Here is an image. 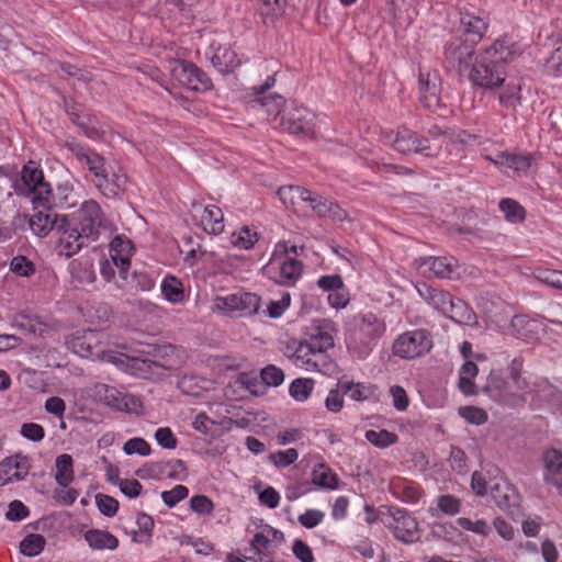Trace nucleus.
<instances>
[{
  "label": "nucleus",
  "instance_id": "obj_1",
  "mask_svg": "<svg viewBox=\"0 0 562 562\" xmlns=\"http://www.w3.org/2000/svg\"><path fill=\"white\" fill-rule=\"evenodd\" d=\"M519 54V48L508 38H499L474 58L468 78L481 89L494 90L505 82L506 65Z\"/></svg>",
  "mask_w": 562,
  "mask_h": 562
},
{
  "label": "nucleus",
  "instance_id": "obj_2",
  "mask_svg": "<svg viewBox=\"0 0 562 562\" xmlns=\"http://www.w3.org/2000/svg\"><path fill=\"white\" fill-rule=\"evenodd\" d=\"M417 291L428 305L456 324L471 327L477 325V316L473 308L450 292L425 283L417 286Z\"/></svg>",
  "mask_w": 562,
  "mask_h": 562
},
{
  "label": "nucleus",
  "instance_id": "obj_3",
  "mask_svg": "<svg viewBox=\"0 0 562 562\" xmlns=\"http://www.w3.org/2000/svg\"><path fill=\"white\" fill-rule=\"evenodd\" d=\"M267 270L276 283L292 286L302 276L303 263L288 255V244L282 241L277 244Z\"/></svg>",
  "mask_w": 562,
  "mask_h": 562
},
{
  "label": "nucleus",
  "instance_id": "obj_4",
  "mask_svg": "<svg viewBox=\"0 0 562 562\" xmlns=\"http://www.w3.org/2000/svg\"><path fill=\"white\" fill-rule=\"evenodd\" d=\"M64 216L92 241L99 238L101 231L109 227L100 204L94 200L85 201L76 212Z\"/></svg>",
  "mask_w": 562,
  "mask_h": 562
},
{
  "label": "nucleus",
  "instance_id": "obj_5",
  "mask_svg": "<svg viewBox=\"0 0 562 562\" xmlns=\"http://www.w3.org/2000/svg\"><path fill=\"white\" fill-rule=\"evenodd\" d=\"M14 191L18 195L30 199L33 210L36 211L41 209L44 193H49V183L45 181L43 170L34 161H29L22 168L21 179L14 183Z\"/></svg>",
  "mask_w": 562,
  "mask_h": 562
},
{
  "label": "nucleus",
  "instance_id": "obj_6",
  "mask_svg": "<svg viewBox=\"0 0 562 562\" xmlns=\"http://www.w3.org/2000/svg\"><path fill=\"white\" fill-rule=\"evenodd\" d=\"M432 348L430 333L425 329H416L400 335L393 344V353L403 359H415Z\"/></svg>",
  "mask_w": 562,
  "mask_h": 562
},
{
  "label": "nucleus",
  "instance_id": "obj_7",
  "mask_svg": "<svg viewBox=\"0 0 562 562\" xmlns=\"http://www.w3.org/2000/svg\"><path fill=\"white\" fill-rule=\"evenodd\" d=\"M392 147L401 154H425L426 156L438 155L441 145L434 143L430 139L419 135L418 133L407 128L401 127L397 130L394 138L391 140Z\"/></svg>",
  "mask_w": 562,
  "mask_h": 562
},
{
  "label": "nucleus",
  "instance_id": "obj_8",
  "mask_svg": "<svg viewBox=\"0 0 562 562\" xmlns=\"http://www.w3.org/2000/svg\"><path fill=\"white\" fill-rule=\"evenodd\" d=\"M360 318L359 334L363 336V338L360 339L363 346H357L356 336L349 338L347 346L350 350L357 352L359 358H364L371 350V345L384 334L385 324L373 313L362 314Z\"/></svg>",
  "mask_w": 562,
  "mask_h": 562
},
{
  "label": "nucleus",
  "instance_id": "obj_9",
  "mask_svg": "<svg viewBox=\"0 0 562 562\" xmlns=\"http://www.w3.org/2000/svg\"><path fill=\"white\" fill-rule=\"evenodd\" d=\"M292 362L306 371L328 374L334 369L333 360L324 352H318L307 340L296 347V355Z\"/></svg>",
  "mask_w": 562,
  "mask_h": 562
},
{
  "label": "nucleus",
  "instance_id": "obj_10",
  "mask_svg": "<svg viewBox=\"0 0 562 562\" xmlns=\"http://www.w3.org/2000/svg\"><path fill=\"white\" fill-rule=\"evenodd\" d=\"M57 224V233L59 234L58 249L59 254L70 258L78 254L83 247H87L92 240L82 235L64 215Z\"/></svg>",
  "mask_w": 562,
  "mask_h": 562
},
{
  "label": "nucleus",
  "instance_id": "obj_11",
  "mask_svg": "<svg viewBox=\"0 0 562 562\" xmlns=\"http://www.w3.org/2000/svg\"><path fill=\"white\" fill-rule=\"evenodd\" d=\"M102 338L103 334L101 331L88 329L76 333L67 344L78 356L97 359L104 353Z\"/></svg>",
  "mask_w": 562,
  "mask_h": 562
},
{
  "label": "nucleus",
  "instance_id": "obj_12",
  "mask_svg": "<svg viewBox=\"0 0 562 562\" xmlns=\"http://www.w3.org/2000/svg\"><path fill=\"white\" fill-rule=\"evenodd\" d=\"M261 299L256 293L239 292L217 297L216 306L225 312H238L239 316H252L259 312Z\"/></svg>",
  "mask_w": 562,
  "mask_h": 562
},
{
  "label": "nucleus",
  "instance_id": "obj_13",
  "mask_svg": "<svg viewBox=\"0 0 562 562\" xmlns=\"http://www.w3.org/2000/svg\"><path fill=\"white\" fill-rule=\"evenodd\" d=\"M389 514L392 521L387 526L397 540L404 543H413L419 539L417 521L406 510L391 507Z\"/></svg>",
  "mask_w": 562,
  "mask_h": 562
},
{
  "label": "nucleus",
  "instance_id": "obj_14",
  "mask_svg": "<svg viewBox=\"0 0 562 562\" xmlns=\"http://www.w3.org/2000/svg\"><path fill=\"white\" fill-rule=\"evenodd\" d=\"M173 76L181 85L194 91H207L212 88L210 77L189 61H179L173 68Z\"/></svg>",
  "mask_w": 562,
  "mask_h": 562
},
{
  "label": "nucleus",
  "instance_id": "obj_15",
  "mask_svg": "<svg viewBox=\"0 0 562 562\" xmlns=\"http://www.w3.org/2000/svg\"><path fill=\"white\" fill-rule=\"evenodd\" d=\"M474 49L475 44L458 37L445 46V57L452 67H457L462 74L473 64Z\"/></svg>",
  "mask_w": 562,
  "mask_h": 562
},
{
  "label": "nucleus",
  "instance_id": "obj_16",
  "mask_svg": "<svg viewBox=\"0 0 562 562\" xmlns=\"http://www.w3.org/2000/svg\"><path fill=\"white\" fill-rule=\"evenodd\" d=\"M484 390L492 398L504 405L510 407L524 405V397L513 390L512 382L508 379H504L499 374L492 373Z\"/></svg>",
  "mask_w": 562,
  "mask_h": 562
},
{
  "label": "nucleus",
  "instance_id": "obj_17",
  "mask_svg": "<svg viewBox=\"0 0 562 562\" xmlns=\"http://www.w3.org/2000/svg\"><path fill=\"white\" fill-rule=\"evenodd\" d=\"M337 333L336 325L327 318L314 319L308 331V342L318 352H324L334 347V336Z\"/></svg>",
  "mask_w": 562,
  "mask_h": 562
},
{
  "label": "nucleus",
  "instance_id": "obj_18",
  "mask_svg": "<svg viewBox=\"0 0 562 562\" xmlns=\"http://www.w3.org/2000/svg\"><path fill=\"white\" fill-rule=\"evenodd\" d=\"M282 125L290 134L312 136L315 128V114L304 106L294 108L283 116Z\"/></svg>",
  "mask_w": 562,
  "mask_h": 562
},
{
  "label": "nucleus",
  "instance_id": "obj_19",
  "mask_svg": "<svg viewBox=\"0 0 562 562\" xmlns=\"http://www.w3.org/2000/svg\"><path fill=\"white\" fill-rule=\"evenodd\" d=\"M66 148L69 149L77 158V160L87 167L93 175V179L102 176L106 169L105 158L98 154L94 149L71 140L66 143Z\"/></svg>",
  "mask_w": 562,
  "mask_h": 562
},
{
  "label": "nucleus",
  "instance_id": "obj_20",
  "mask_svg": "<svg viewBox=\"0 0 562 562\" xmlns=\"http://www.w3.org/2000/svg\"><path fill=\"white\" fill-rule=\"evenodd\" d=\"M458 260L453 257H428L419 261L418 269L424 274L440 279H453L459 276Z\"/></svg>",
  "mask_w": 562,
  "mask_h": 562
},
{
  "label": "nucleus",
  "instance_id": "obj_21",
  "mask_svg": "<svg viewBox=\"0 0 562 562\" xmlns=\"http://www.w3.org/2000/svg\"><path fill=\"white\" fill-rule=\"evenodd\" d=\"M530 405L539 408L547 405L562 416V391L552 385L547 379H538L536 384V395L531 398Z\"/></svg>",
  "mask_w": 562,
  "mask_h": 562
},
{
  "label": "nucleus",
  "instance_id": "obj_22",
  "mask_svg": "<svg viewBox=\"0 0 562 562\" xmlns=\"http://www.w3.org/2000/svg\"><path fill=\"white\" fill-rule=\"evenodd\" d=\"M488 22L485 16L474 12L461 11L459 31L465 36L464 40L477 44L485 35Z\"/></svg>",
  "mask_w": 562,
  "mask_h": 562
},
{
  "label": "nucleus",
  "instance_id": "obj_23",
  "mask_svg": "<svg viewBox=\"0 0 562 562\" xmlns=\"http://www.w3.org/2000/svg\"><path fill=\"white\" fill-rule=\"evenodd\" d=\"M30 468V460L25 456L15 454L5 458L0 463V485L24 480L29 474Z\"/></svg>",
  "mask_w": 562,
  "mask_h": 562
},
{
  "label": "nucleus",
  "instance_id": "obj_24",
  "mask_svg": "<svg viewBox=\"0 0 562 562\" xmlns=\"http://www.w3.org/2000/svg\"><path fill=\"white\" fill-rule=\"evenodd\" d=\"M41 209L52 211L55 207L69 209L76 205L77 200L74 187L69 182L59 183L55 189L49 186V193H44Z\"/></svg>",
  "mask_w": 562,
  "mask_h": 562
},
{
  "label": "nucleus",
  "instance_id": "obj_25",
  "mask_svg": "<svg viewBox=\"0 0 562 562\" xmlns=\"http://www.w3.org/2000/svg\"><path fill=\"white\" fill-rule=\"evenodd\" d=\"M436 74H419L420 102L424 108L436 111L440 106V88Z\"/></svg>",
  "mask_w": 562,
  "mask_h": 562
},
{
  "label": "nucleus",
  "instance_id": "obj_26",
  "mask_svg": "<svg viewBox=\"0 0 562 562\" xmlns=\"http://www.w3.org/2000/svg\"><path fill=\"white\" fill-rule=\"evenodd\" d=\"M133 248L132 241L122 236L114 237L110 244L111 259L119 269V276L123 281H127V270L131 266L128 254Z\"/></svg>",
  "mask_w": 562,
  "mask_h": 562
},
{
  "label": "nucleus",
  "instance_id": "obj_27",
  "mask_svg": "<svg viewBox=\"0 0 562 562\" xmlns=\"http://www.w3.org/2000/svg\"><path fill=\"white\" fill-rule=\"evenodd\" d=\"M117 362L123 366L124 370L128 373L144 379L158 373L159 369H164L159 362L149 358L127 357L122 355L117 358Z\"/></svg>",
  "mask_w": 562,
  "mask_h": 562
},
{
  "label": "nucleus",
  "instance_id": "obj_28",
  "mask_svg": "<svg viewBox=\"0 0 562 562\" xmlns=\"http://www.w3.org/2000/svg\"><path fill=\"white\" fill-rule=\"evenodd\" d=\"M276 83V79L272 76H269L263 85H260L258 87H254V95L256 97V100L260 103V105L265 109V111L270 115H278L284 103L285 100L280 94H269L265 95L266 91L272 88Z\"/></svg>",
  "mask_w": 562,
  "mask_h": 562
},
{
  "label": "nucleus",
  "instance_id": "obj_29",
  "mask_svg": "<svg viewBox=\"0 0 562 562\" xmlns=\"http://www.w3.org/2000/svg\"><path fill=\"white\" fill-rule=\"evenodd\" d=\"M95 187L108 199H117L125 190L126 177L123 173L112 172L106 170L102 176L93 179Z\"/></svg>",
  "mask_w": 562,
  "mask_h": 562
},
{
  "label": "nucleus",
  "instance_id": "obj_30",
  "mask_svg": "<svg viewBox=\"0 0 562 562\" xmlns=\"http://www.w3.org/2000/svg\"><path fill=\"white\" fill-rule=\"evenodd\" d=\"M544 481L557 488L562 496V453L555 449L548 450L544 454Z\"/></svg>",
  "mask_w": 562,
  "mask_h": 562
},
{
  "label": "nucleus",
  "instance_id": "obj_31",
  "mask_svg": "<svg viewBox=\"0 0 562 562\" xmlns=\"http://www.w3.org/2000/svg\"><path fill=\"white\" fill-rule=\"evenodd\" d=\"M59 218L50 211H37L30 217L29 225L36 236L45 237L52 229L57 231V224L60 223Z\"/></svg>",
  "mask_w": 562,
  "mask_h": 562
},
{
  "label": "nucleus",
  "instance_id": "obj_32",
  "mask_svg": "<svg viewBox=\"0 0 562 562\" xmlns=\"http://www.w3.org/2000/svg\"><path fill=\"white\" fill-rule=\"evenodd\" d=\"M85 540L93 550H115L119 547L117 538L106 530L89 529Z\"/></svg>",
  "mask_w": 562,
  "mask_h": 562
},
{
  "label": "nucleus",
  "instance_id": "obj_33",
  "mask_svg": "<svg viewBox=\"0 0 562 562\" xmlns=\"http://www.w3.org/2000/svg\"><path fill=\"white\" fill-rule=\"evenodd\" d=\"M211 61L222 74H229L240 64L237 54L229 47H218L213 54Z\"/></svg>",
  "mask_w": 562,
  "mask_h": 562
},
{
  "label": "nucleus",
  "instance_id": "obj_34",
  "mask_svg": "<svg viewBox=\"0 0 562 562\" xmlns=\"http://www.w3.org/2000/svg\"><path fill=\"white\" fill-rule=\"evenodd\" d=\"M223 212L215 205H207L201 215V225L209 234L218 235L224 231Z\"/></svg>",
  "mask_w": 562,
  "mask_h": 562
},
{
  "label": "nucleus",
  "instance_id": "obj_35",
  "mask_svg": "<svg viewBox=\"0 0 562 562\" xmlns=\"http://www.w3.org/2000/svg\"><path fill=\"white\" fill-rule=\"evenodd\" d=\"M94 395L99 398V401L117 411L122 408V406H126L125 402H123L124 393L120 392L114 386L98 384L94 387Z\"/></svg>",
  "mask_w": 562,
  "mask_h": 562
},
{
  "label": "nucleus",
  "instance_id": "obj_36",
  "mask_svg": "<svg viewBox=\"0 0 562 562\" xmlns=\"http://www.w3.org/2000/svg\"><path fill=\"white\" fill-rule=\"evenodd\" d=\"M312 482L325 490H336L338 487L337 474L324 463H319L313 469Z\"/></svg>",
  "mask_w": 562,
  "mask_h": 562
},
{
  "label": "nucleus",
  "instance_id": "obj_37",
  "mask_svg": "<svg viewBox=\"0 0 562 562\" xmlns=\"http://www.w3.org/2000/svg\"><path fill=\"white\" fill-rule=\"evenodd\" d=\"M55 480L63 486L67 487L74 481V460L70 454L64 453L56 458L55 461Z\"/></svg>",
  "mask_w": 562,
  "mask_h": 562
},
{
  "label": "nucleus",
  "instance_id": "obj_38",
  "mask_svg": "<svg viewBox=\"0 0 562 562\" xmlns=\"http://www.w3.org/2000/svg\"><path fill=\"white\" fill-rule=\"evenodd\" d=\"M160 291L169 303L179 304L184 300L183 284L173 276H167L162 280Z\"/></svg>",
  "mask_w": 562,
  "mask_h": 562
},
{
  "label": "nucleus",
  "instance_id": "obj_39",
  "mask_svg": "<svg viewBox=\"0 0 562 562\" xmlns=\"http://www.w3.org/2000/svg\"><path fill=\"white\" fill-rule=\"evenodd\" d=\"M124 282V284H117V286H130L132 289L139 291H150L155 285L153 277L147 271L144 270H133L132 272H130L128 269L127 281Z\"/></svg>",
  "mask_w": 562,
  "mask_h": 562
},
{
  "label": "nucleus",
  "instance_id": "obj_40",
  "mask_svg": "<svg viewBox=\"0 0 562 562\" xmlns=\"http://www.w3.org/2000/svg\"><path fill=\"white\" fill-rule=\"evenodd\" d=\"M45 544L46 540L42 535L31 533L20 542V551L23 555L36 557L44 550Z\"/></svg>",
  "mask_w": 562,
  "mask_h": 562
},
{
  "label": "nucleus",
  "instance_id": "obj_41",
  "mask_svg": "<svg viewBox=\"0 0 562 562\" xmlns=\"http://www.w3.org/2000/svg\"><path fill=\"white\" fill-rule=\"evenodd\" d=\"M499 210L505 214L506 220L512 223L522 222L526 217L525 209L514 199H502Z\"/></svg>",
  "mask_w": 562,
  "mask_h": 562
},
{
  "label": "nucleus",
  "instance_id": "obj_42",
  "mask_svg": "<svg viewBox=\"0 0 562 562\" xmlns=\"http://www.w3.org/2000/svg\"><path fill=\"white\" fill-rule=\"evenodd\" d=\"M314 384H315V382L313 379H307V378L295 379L292 381V383L289 387V393L294 400H296L299 402H304L311 395V393L314 389Z\"/></svg>",
  "mask_w": 562,
  "mask_h": 562
},
{
  "label": "nucleus",
  "instance_id": "obj_43",
  "mask_svg": "<svg viewBox=\"0 0 562 562\" xmlns=\"http://www.w3.org/2000/svg\"><path fill=\"white\" fill-rule=\"evenodd\" d=\"M366 439L378 448H387L394 445L397 441L398 437L396 434L391 432L386 429H370L366 431Z\"/></svg>",
  "mask_w": 562,
  "mask_h": 562
},
{
  "label": "nucleus",
  "instance_id": "obj_44",
  "mask_svg": "<svg viewBox=\"0 0 562 562\" xmlns=\"http://www.w3.org/2000/svg\"><path fill=\"white\" fill-rule=\"evenodd\" d=\"M532 277L536 280H538L549 286L562 290V271L561 270H552V269L539 267L532 271Z\"/></svg>",
  "mask_w": 562,
  "mask_h": 562
},
{
  "label": "nucleus",
  "instance_id": "obj_45",
  "mask_svg": "<svg viewBox=\"0 0 562 562\" xmlns=\"http://www.w3.org/2000/svg\"><path fill=\"white\" fill-rule=\"evenodd\" d=\"M536 323L525 315H515L510 322V334L517 338H527L533 331Z\"/></svg>",
  "mask_w": 562,
  "mask_h": 562
},
{
  "label": "nucleus",
  "instance_id": "obj_46",
  "mask_svg": "<svg viewBox=\"0 0 562 562\" xmlns=\"http://www.w3.org/2000/svg\"><path fill=\"white\" fill-rule=\"evenodd\" d=\"M342 393L353 401H364L372 394V386L363 383L342 382L339 383Z\"/></svg>",
  "mask_w": 562,
  "mask_h": 562
},
{
  "label": "nucleus",
  "instance_id": "obj_47",
  "mask_svg": "<svg viewBox=\"0 0 562 562\" xmlns=\"http://www.w3.org/2000/svg\"><path fill=\"white\" fill-rule=\"evenodd\" d=\"M259 10L266 23L273 22L284 13L285 0H261Z\"/></svg>",
  "mask_w": 562,
  "mask_h": 562
},
{
  "label": "nucleus",
  "instance_id": "obj_48",
  "mask_svg": "<svg viewBox=\"0 0 562 562\" xmlns=\"http://www.w3.org/2000/svg\"><path fill=\"white\" fill-rule=\"evenodd\" d=\"M318 216L327 217L333 221L344 222L349 220L348 213L338 203L326 199L324 205L318 207Z\"/></svg>",
  "mask_w": 562,
  "mask_h": 562
},
{
  "label": "nucleus",
  "instance_id": "obj_49",
  "mask_svg": "<svg viewBox=\"0 0 562 562\" xmlns=\"http://www.w3.org/2000/svg\"><path fill=\"white\" fill-rule=\"evenodd\" d=\"M539 378H535L531 380L530 378L520 376L514 382H512L513 390L524 397V404L527 402L528 397L530 400L536 395V384L538 383Z\"/></svg>",
  "mask_w": 562,
  "mask_h": 562
},
{
  "label": "nucleus",
  "instance_id": "obj_50",
  "mask_svg": "<svg viewBox=\"0 0 562 562\" xmlns=\"http://www.w3.org/2000/svg\"><path fill=\"white\" fill-rule=\"evenodd\" d=\"M157 465L161 472H164L165 468H169L167 476L172 480L183 481L188 476L186 463L180 459H172L167 462L157 463Z\"/></svg>",
  "mask_w": 562,
  "mask_h": 562
},
{
  "label": "nucleus",
  "instance_id": "obj_51",
  "mask_svg": "<svg viewBox=\"0 0 562 562\" xmlns=\"http://www.w3.org/2000/svg\"><path fill=\"white\" fill-rule=\"evenodd\" d=\"M123 451L127 456L138 454L142 457H147L150 454L151 449L149 443L142 437H134L128 439L124 446Z\"/></svg>",
  "mask_w": 562,
  "mask_h": 562
},
{
  "label": "nucleus",
  "instance_id": "obj_52",
  "mask_svg": "<svg viewBox=\"0 0 562 562\" xmlns=\"http://www.w3.org/2000/svg\"><path fill=\"white\" fill-rule=\"evenodd\" d=\"M504 164L517 172L526 173L531 167V156L508 154L504 156Z\"/></svg>",
  "mask_w": 562,
  "mask_h": 562
},
{
  "label": "nucleus",
  "instance_id": "obj_53",
  "mask_svg": "<svg viewBox=\"0 0 562 562\" xmlns=\"http://www.w3.org/2000/svg\"><path fill=\"white\" fill-rule=\"evenodd\" d=\"M458 526H460L462 529L472 531L476 535L486 537L491 532V527L488 524L483 520L479 519L476 521H472L470 518L467 517H460L457 519Z\"/></svg>",
  "mask_w": 562,
  "mask_h": 562
},
{
  "label": "nucleus",
  "instance_id": "obj_54",
  "mask_svg": "<svg viewBox=\"0 0 562 562\" xmlns=\"http://www.w3.org/2000/svg\"><path fill=\"white\" fill-rule=\"evenodd\" d=\"M520 86L518 85H506L504 90L499 93L498 100L503 106L506 108H516V105L520 102Z\"/></svg>",
  "mask_w": 562,
  "mask_h": 562
},
{
  "label": "nucleus",
  "instance_id": "obj_55",
  "mask_svg": "<svg viewBox=\"0 0 562 562\" xmlns=\"http://www.w3.org/2000/svg\"><path fill=\"white\" fill-rule=\"evenodd\" d=\"M189 495V490L184 485H176L170 491H164L161 498L165 505L169 508L175 507L179 502L184 499Z\"/></svg>",
  "mask_w": 562,
  "mask_h": 562
},
{
  "label": "nucleus",
  "instance_id": "obj_56",
  "mask_svg": "<svg viewBox=\"0 0 562 562\" xmlns=\"http://www.w3.org/2000/svg\"><path fill=\"white\" fill-rule=\"evenodd\" d=\"M12 326L26 334H35L38 330L41 323L34 316L18 314L14 317Z\"/></svg>",
  "mask_w": 562,
  "mask_h": 562
},
{
  "label": "nucleus",
  "instance_id": "obj_57",
  "mask_svg": "<svg viewBox=\"0 0 562 562\" xmlns=\"http://www.w3.org/2000/svg\"><path fill=\"white\" fill-rule=\"evenodd\" d=\"M299 458V452L294 448L284 451H278L269 456V460L277 467L286 468L293 464Z\"/></svg>",
  "mask_w": 562,
  "mask_h": 562
},
{
  "label": "nucleus",
  "instance_id": "obj_58",
  "mask_svg": "<svg viewBox=\"0 0 562 562\" xmlns=\"http://www.w3.org/2000/svg\"><path fill=\"white\" fill-rule=\"evenodd\" d=\"M10 270L21 277H30L35 272L32 261L24 256H16L10 262Z\"/></svg>",
  "mask_w": 562,
  "mask_h": 562
},
{
  "label": "nucleus",
  "instance_id": "obj_59",
  "mask_svg": "<svg viewBox=\"0 0 562 562\" xmlns=\"http://www.w3.org/2000/svg\"><path fill=\"white\" fill-rule=\"evenodd\" d=\"M260 376L263 383L269 386H279L284 381L283 371L273 364H269L263 368L261 370Z\"/></svg>",
  "mask_w": 562,
  "mask_h": 562
},
{
  "label": "nucleus",
  "instance_id": "obj_60",
  "mask_svg": "<svg viewBox=\"0 0 562 562\" xmlns=\"http://www.w3.org/2000/svg\"><path fill=\"white\" fill-rule=\"evenodd\" d=\"M257 241V234L251 232L248 227H243L240 232L232 236L234 246L240 249H250Z\"/></svg>",
  "mask_w": 562,
  "mask_h": 562
},
{
  "label": "nucleus",
  "instance_id": "obj_61",
  "mask_svg": "<svg viewBox=\"0 0 562 562\" xmlns=\"http://www.w3.org/2000/svg\"><path fill=\"white\" fill-rule=\"evenodd\" d=\"M95 504L99 510L108 517H113L119 509V502L115 498L101 493L95 495Z\"/></svg>",
  "mask_w": 562,
  "mask_h": 562
},
{
  "label": "nucleus",
  "instance_id": "obj_62",
  "mask_svg": "<svg viewBox=\"0 0 562 562\" xmlns=\"http://www.w3.org/2000/svg\"><path fill=\"white\" fill-rule=\"evenodd\" d=\"M460 415L471 424L482 425L487 420V414L479 407L463 406L459 409Z\"/></svg>",
  "mask_w": 562,
  "mask_h": 562
},
{
  "label": "nucleus",
  "instance_id": "obj_63",
  "mask_svg": "<svg viewBox=\"0 0 562 562\" xmlns=\"http://www.w3.org/2000/svg\"><path fill=\"white\" fill-rule=\"evenodd\" d=\"M155 439L157 443L164 449H176L178 440L168 427H160L155 431Z\"/></svg>",
  "mask_w": 562,
  "mask_h": 562
},
{
  "label": "nucleus",
  "instance_id": "obj_64",
  "mask_svg": "<svg viewBox=\"0 0 562 562\" xmlns=\"http://www.w3.org/2000/svg\"><path fill=\"white\" fill-rule=\"evenodd\" d=\"M111 314L112 312L110 306L103 303L92 306L88 312L91 322L95 323L99 326H102L105 323H108L111 317Z\"/></svg>",
  "mask_w": 562,
  "mask_h": 562
}]
</instances>
